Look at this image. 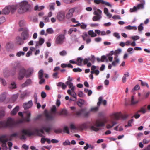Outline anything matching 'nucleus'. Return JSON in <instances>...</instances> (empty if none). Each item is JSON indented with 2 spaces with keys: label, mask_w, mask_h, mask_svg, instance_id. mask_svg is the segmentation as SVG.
I'll use <instances>...</instances> for the list:
<instances>
[{
  "label": "nucleus",
  "mask_w": 150,
  "mask_h": 150,
  "mask_svg": "<svg viewBox=\"0 0 150 150\" xmlns=\"http://www.w3.org/2000/svg\"><path fill=\"white\" fill-rule=\"evenodd\" d=\"M83 59L81 57H78L77 59L76 64L78 66L82 65Z\"/></svg>",
  "instance_id": "f704fd0d"
},
{
  "label": "nucleus",
  "mask_w": 150,
  "mask_h": 150,
  "mask_svg": "<svg viewBox=\"0 0 150 150\" xmlns=\"http://www.w3.org/2000/svg\"><path fill=\"white\" fill-rule=\"evenodd\" d=\"M125 28L127 30H137V27L136 26H131L130 25L125 26Z\"/></svg>",
  "instance_id": "ea45409f"
},
{
  "label": "nucleus",
  "mask_w": 150,
  "mask_h": 150,
  "mask_svg": "<svg viewBox=\"0 0 150 150\" xmlns=\"http://www.w3.org/2000/svg\"><path fill=\"white\" fill-rule=\"evenodd\" d=\"M91 60V59L90 57L86 58L83 60L84 64L85 65L87 64L89 61Z\"/></svg>",
  "instance_id": "13d9d810"
},
{
  "label": "nucleus",
  "mask_w": 150,
  "mask_h": 150,
  "mask_svg": "<svg viewBox=\"0 0 150 150\" xmlns=\"http://www.w3.org/2000/svg\"><path fill=\"white\" fill-rule=\"evenodd\" d=\"M70 142L69 140H66L65 142L63 143V146L69 145L70 144Z\"/></svg>",
  "instance_id": "338daca9"
},
{
  "label": "nucleus",
  "mask_w": 150,
  "mask_h": 150,
  "mask_svg": "<svg viewBox=\"0 0 150 150\" xmlns=\"http://www.w3.org/2000/svg\"><path fill=\"white\" fill-rule=\"evenodd\" d=\"M44 8V6H39L38 5H37L35 6L34 8V10L36 11H40L43 9Z\"/></svg>",
  "instance_id": "09e8293b"
},
{
  "label": "nucleus",
  "mask_w": 150,
  "mask_h": 150,
  "mask_svg": "<svg viewBox=\"0 0 150 150\" xmlns=\"http://www.w3.org/2000/svg\"><path fill=\"white\" fill-rule=\"evenodd\" d=\"M45 39L41 37L39 38V40L38 41H36L35 43L36 45H35V47H38V46H41L44 42Z\"/></svg>",
  "instance_id": "6ab92c4d"
},
{
  "label": "nucleus",
  "mask_w": 150,
  "mask_h": 150,
  "mask_svg": "<svg viewBox=\"0 0 150 150\" xmlns=\"http://www.w3.org/2000/svg\"><path fill=\"white\" fill-rule=\"evenodd\" d=\"M33 103L31 100H30L27 103H25L23 105V107L25 110L28 109L32 107Z\"/></svg>",
  "instance_id": "f3484780"
},
{
  "label": "nucleus",
  "mask_w": 150,
  "mask_h": 150,
  "mask_svg": "<svg viewBox=\"0 0 150 150\" xmlns=\"http://www.w3.org/2000/svg\"><path fill=\"white\" fill-rule=\"evenodd\" d=\"M13 68L14 69H16L17 68H20L21 67V63L18 61L14 62L13 64Z\"/></svg>",
  "instance_id": "393cba45"
},
{
  "label": "nucleus",
  "mask_w": 150,
  "mask_h": 150,
  "mask_svg": "<svg viewBox=\"0 0 150 150\" xmlns=\"http://www.w3.org/2000/svg\"><path fill=\"white\" fill-rule=\"evenodd\" d=\"M146 112V110L145 107H142L138 111V112H141L142 114H145Z\"/></svg>",
  "instance_id": "37998d69"
},
{
  "label": "nucleus",
  "mask_w": 150,
  "mask_h": 150,
  "mask_svg": "<svg viewBox=\"0 0 150 150\" xmlns=\"http://www.w3.org/2000/svg\"><path fill=\"white\" fill-rule=\"evenodd\" d=\"M16 123L14 120L11 118H8L7 121H0V125L2 127H14Z\"/></svg>",
  "instance_id": "39448f33"
},
{
  "label": "nucleus",
  "mask_w": 150,
  "mask_h": 150,
  "mask_svg": "<svg viewBox=\"0 0 150 150\" xmlns=\"http://www.w3.org/2000/svg\"><path fill=\"white\" fill-rule=\"evenodd\" d=\"M86 102L83 100L82 99H80L77 102V104L78 105L81 107L83 105L86 103Z\"/></svg>",
  "instance_id": "c9c22d12"
},
{
  "label": "nucleus",
  "mask_w": 150,
  "mask_h": 150,
  "mask_svg": "<svg viewBox=\"0 0 150 150\" xmlns=\"http://www.w3.org/2000/svg\"><path fill=\"white\" fill-rule=\"evenodd\" d=\"M34 134V132H31L29 129H23L17 133H13L11 135V137H18L22 140L26 139V136H30Z\"/></svg>",
  "instance_id": "f03ea898"
},
{
  "label": "nucleus",
  "mask_w": 150,
  "mask_h": 150,
  "mask_svg": "<svg viewBox=\"0 0 150 150\" xmlns=\"http://www.w3.org/2000/svg\"><path fill=\"white\" fill-rule=\"evenodd\" d=\"M43 71L42 69H40L38 72V78L40 80L39 83L42 84L45 81V79L43 78Z\"/></svg>",
  "instance_id": "2eb2a0df"
},
{
  "label": "nucleus",
  "mask_w": 150,
  "mask_h": 150,
  "mask_svg": "<svg viewBox=\"0 0 150 150\" xmlns=\"http://www.w3.org/2000/svg\"><path fill=\"white\" fill-rule=\"evenodd\" d=\"M26 69L23 67L20 68L18 71V78L19 80L23 79L25 76H26Z\"/></svg>",
  "instance_id": "ddd939ff"
},
{
  "label": "nucleus",
  "mask_w": 150,
  "mask_h": 150,
  "mask_svg": "<svg viewBox=\"0 0 150 150\" xmlns=\"http://www.w3.org/2000/svg\"><path fill=\"white\" fill-rule=\"evenodd\" d=\"M91 124L90 121H87L78 125L79 130H83L87 128L88 125Z\"/></svg>",
  "instance_id": "4468645a"
},
{
  "label": "nucleus",
  "mask_w": 150,
  "mask_h": 150,
  "mask_svg": "<svg viewBox=\"0 0 150 150\" xmlns=\"http://www.w3.org/2000/svg\"><path fill=\"white\" fill-rule=\"evenodd\" d=\"M32 83V81L31 79H27L25 83L21 85L22 88L25 87L27 86L30 85Z\"/></svg>",
  "instance_id": "cd10ccee"
},
{
  "label": "nucleus",
  "mask_w": 150,
  "mask_h": 150,
  "mask_svg": "<svg viewBox=\"0 0 150 150\" xmlns=\"http://www.w3.org/2000/svg\"><path fill=\"white\" fill-rule=\"evenodd\" d=\"M93 14L95 15L93 16L92 18L93 21H99L102 18V11L99 9H95L93 12Z\"/></svg>",
  "instance_id": "9d476101"
},
{
  "label": "nucleus",
  "mask_w": 150,
  "mask_h": 150,
  "mask_svg": "<svg viewBox=\"0 0 150 150\" xmlns=\"http://www.w3.org/2000/svg\"><path fill=\"white\" fill-rule=\"evenodd\" d=\"M62 129L61 128H58L54 129V131L56 133H62Z\"/></svg>",
  "instance_id": "69168bd1"
},
{
  "label": "nucleus",
  "mask_w": 150,
  "mask_h": 150,
  "mask_svg": "<svg viewBox=\"0 0 150 150\" xmlns=\"http://www.w3.org/2000/svg\"><path fill=\"white\" fill-rule=\"evenodd\" d=\"M55 5V3H50L49 5L50 7V10H54V6Z\"/></svg>",
  "instance_id": "bf43d9fd"
},
{
  "label": "nucleus",
  "mask_w": 150,
  "mask_h": 150,
  "mask_svg": "<svg viewBox=\"0 0 150 150\" xmlns=\"http://www.w3.org/2000/svg\"><path fill=\"white\" fill-rule=\"evenodd\" d=\"M5 108H4L2 107L0 108V118H3L5 116Z\"/></svg>",
  "instance_id": "c85d7f7f"
},
{
  "label": "nucleus",
  "mask_w": 150,
  "mask_h": 150,
  "mask_svg": "<svg viewBox=\"0 0 150 150\" xmlns=\"http://www.w3.org/2000/svg\"><path fill=\"white\" fill-rule=\"evenodd\" d=\"M143 2L144 3L139 4L137 5L136 7L137 8V10L139 9H143L144 5L145 4V1L144 0H143Z\"/></svg>",
  "instance_id": "a18cd8bd"
},
{
  "label": "nucleus",
  "mask_w": 150,
  "mask_h": 150,
  "mask_svg": "<svg viewBox=\"0 0 150 150\" xmlns=\"http://www.w3.org/2000/svg\"><path fill=\"white\" fill-rule=\"evenodd\" d=\"M67 92L69 95H71L75 100L76 99V94L74 90H71L69 89L67 91Z\"/></svg>",
  "instance_id": "b1692460"
},
{
  "label": "nucleus",
  "mask_w": 150,
  "mask_h": 150,
  "mask_svg": "<svg viewBox=\"0 0 150 150\" xmlns=\"http://www.w3.org/2000/svg\"><path fill=\"white\" fill-rule=\"evenodd\" d=\"M7 141L1 142L2 143V149L3 150H7L8 149L6 146V142Z\"/></svg>",
  "instance_id": "de8ad7c7"
},
{
  "label": "nucleus",
  "mask_w": 150,
  "mask_h": 150,
  "mask_svg": "<svg viewBox=\"0 0 150 150\" xmlns=\"http://www.w3.org/2000/svg\"><path fill=\"white\" fill-rule=\"evenodd\" d=\"M90 110L87 111L86 108H83L76 111V115L77 116L83 115L85 117H88L90 115Z\"/></svg>",
  "instance_id": "9b49d317"
},
{
  "label": "nucleus",
  "mask_w": 150,
  "mask_h": 150,
  "mask_svg": "<svg viewBox=\"0 0 150 150\" xmlns=\"http://www.w3.org/2000/svg\"><path fill=\"white\" fill-rule=\"evenodd\" d=\"M46 31L48 33L50 34H53L54 32V30L52 28L47 29Z\"/></svg>",
  "instance_id": "6e6d98bb"
},
{
  "label": "nucleus",
  "mask_w": 150,
  "mask_h": 150,
  "mask_svg": "<svg viewBox=\"0 0 150 150\" xmlns=\"http://www.w3.org/2000/svg\"><path fill=\"white\" fill-rule=\"evenodd\" d=\"M6 98L5 94H2L0 96V100L3 101L5 100Z\"/></svg>",
  "instance_id": "774afa93"
},
{
  "label": "nucleus",
  "mask_w": 150,
  "mask_h": 150,
  "mask_svg": "<svg viewBox=\"0 0 150 150\" xmlns=\"http://www.w3.org/2000/svg\"><path fill=\"white\" fill-rule=\"evenodd\" d=\"M105 123L99 120H97L95 124L91 125L90 129L91 130L97 132L100 129L99 127H103Z\"/></svg>",
  "instance_id": "1a4fd4ad"
},
{
  "label": "nucleus",
  "mask_w": 150,
  "mask_h": 150,
  "mask_svg": "<svg viewBox=\"0 0 150 150\" xmlns=\"http://www.w3.org/2000/svg\"><path fill=\"white\" fill-rule=\"evenodd\" d=\"M30 93V92L27 90H25L23 93L21 94L22 97L29 96Z\"/></svg>",
  "instance_id": "58836bf2"
},
{
  "label": "nucleus",
  "mask_w": 150,
  "mask_h": 150,
  "mask_svg": "<svg viewBox=\"0 0 150 150\" xmlns=\"http://www.w3.org/2000/svg\"><path fill=\"white\" fill-rule=\"evenodd\" d=\"M25 52H22V51H19L16 54V55L17 57H20L21 56H23L25 54Z\"/></svg>",
  "instance_id": "5fc2aeb1"
},
{
  "label": "nucleus",
  "mask_w": 150,
  "mask_h": 150,
  "mask_svg": "<svg viewBox=\"0 0 150 150\" xmlns=\"http://www.w3.org/2000/svg\"><path fill=\"white\" fill-rule=\"evenodd\" d=\"M0 80L1 83L3 86H5L6 85V82L4 79L1 78H0Z\"/></svg>",
  "instance_id": "680f3d73"
},
{
  "label": "nucleus",
  "mask_w": 150,
  "mask_h": 150,
  "mask_svg": "<svg viewBox=\"0 0 150 150\" xmlns=\"http://www.w3.org/2000/svg\"><path fill=\"white\" fill-rule=\"evenodd\" d=\"M102 99L103 98L102 97H100L99 98L98 102L97 103V107H98V108H99V107L102 102Z\"/></svg>",
  "instance_id": "052dcab7"
},
{
  "label": "nucleus",
  "mask_w": 150,
  "mask_h": 150,
  "mask_svg": "<svg viewBox=\"0 0 150 150\" xmlns=\"http://www.w3.org/2000/svg\"><path fill=\"white\" fill-rule=\"evenodd\" d=\"M139 102V100L135 101L133 96H132L131 99V104L132 105L136 104L138 103Z\"/></svg>",
  "instance_id": "79ce46f5"
},
{
  "label": "nucleus",
  "mask_w": 150,
  "mask_h": 150,
  "mask_svg": "<svg viewBox=\"0 0 150 150\" xmlns=\"http://www.w3.org/2000/svg\"><path fill=\"white\" fill-rule=\"evenodd\" d=\"M57 16L58 19L59 21H63L65 18V13L64 12H60L58 13Z\"/></svg>",
  "instance_id": "412c9836"
},
{
  "label": "nucleus",
  "mask_w": 150,
  "mask_h": 150,
  "mask_svg": "<svg viewBox=\"0 0 150 150\" xmlns=\"http://www.w3.org/2000/svg\"><path fill=\"white\" fill-rule=\"evenodd\" d=\"M76 9V7H74L70 9L69 11L68 12L66 16V18L67 19H69L72 17L73 13L75 11Z\"/></svg>",
  "instance_id": "dca6fc26"
},
{
  "label": "nucleus",
  "mask_w": 150,
  "mask_h": 150,
  "mask_svg": "<svg viewBox=\"0 0 150 150\" xmlns=\"http://www.w3.org/2000/svg\"><path fill=\"white\" fill-rule=\"evenodd\" d=\"M40 127H41L40 129H35L34 131L32 132H34V134L32 135L35 134L37 136L41 137H44L43 135L44 134V131L47 132H49L51 129V128L50 126H47L43 125H41ZM31 132H32L29 129Z\"/></svg>",
  "instance_id": "7ed1b4c3"
},
{
  "label": "nucleus",
  "mask_w": 150,
  "mask_h": 150,
  "mask_svg": "<svg viewBox=\"0 0 150 150\" xmlns=\"http://www.w3.org/2000/svg\"><path fill=\"white\" fill-rule=\"evenodd\" d=\"M115 57H114L118 58V55L121 52L122 50L121 49L119 48L114 51Z\"/></svg>",
  "instance_id": "72a5a7b5"
},
{
  "label": "nucleus",
  "mask_w": 150,
  "mask_h": 150,
  "mask_svg": "<svg viewBox=\"0 0 150 150\" xmlns=\"http://www.w3.org/2000/svg\"><path fill=\"white\" fill-rule=\"evenodd\" d=\"M129 76V72H125L123 75L122 79V81L123 83H125L126 81L127 77H128Z\"/></svg>",
  "instance_id": "c756f323"
},
{
  "label": "nucleus",
  "mask_w": 150,
  "mask_h": 150,
  "mask_svg": "<svg viewBox=\"0 0 150 150\" xmlns=\"http://www.w3.org/2000/svg\"><path fill=\"white\" fill-rule=\"evenodd\" d=\"M19 107L18 106H16L11 112L10 114L11 115H15L18 111Z\"/></svg>",
  "instance_id": "a878e982"
},
{
  "label": "nucleus",
  "mask_w": 150,
  "mask_h": 150,
  "mask_svg": "<svg viewBox=\"0 0 150 150\" xmlns=\"http://www.w3.org/2000/svg\"><path fill=\"white\" fill-rule=\"evenodd\" d=\"M140 88L139 86L138 85H136L134 88L132 90V92H134V91L135 90H137L139 89Z\"/></svg>",
  "instance_id": "0e129e2a"
},
{
  "label": "nucleus",
  "mask_w": 150,
  "mask_h": 150,
  "mask_svg": "<svg viewBox=\"0 0 150 150\" xmlns=\"http://www.w3.org/2000/svg\"><path fill=\"white\" fill-rule=\"evenodd\" d=\"M7 137V135L6 134L0 136V141L1 142H3L5 141H8V139H4V138H6Z\"/></svg>",
  "instance_id": "a19ab883"
},
{
  "label": "nucleus",
  "mask_w": 150,
  "mask_h": 150,
  "mask_svg": "<svg viewBox=\"0 0 150 150\" xmlns=\"http://www.w3.org/2000/svg\"><path fill=\"white\" fill-rule=\"evenodd\" d=\"M77 31V29L76 28H72L70 29L68 32V34H71L73 32H76Z\"/></svg>",
  "instance_id": "3c124183"
},
{
  "label": "nucleus",
  "mask_w": 150,
  "mask_h": 150,
  "mask_svg": "<svg viewBox=\"0 0 150 150\" xmlns=\"http://www.w3.org/2000/svg\"><path fill=\"white\" fill-rule=\"evenodd\" d=\"M101 62H104L106 61V62H108V60L107 57V56L103 55L101 56Z\"/></svg>",
  "instance_id": "864d4df0"
},
{
  "label": "nucleus",
  "mask_w": 150,
  "mask_h": 150,
  "mask_svg": "<svg viewBox=\"0 0 150 150\" xmlns=\"http://www.w3.org/2000/svg\"><path fill=\"white\" fill-rule=\"evenodd\" d=\"M66 84L68 86L69 88H71V90H75V87L73 86V83L70 81H67L66 83Z\"/></svg>",
  "instance_id": "bb28decb"
},
{
  "label": "nucleus",
  "mask_w": 150,
  "mask_h": 150,
  "mask_svg": "<svg viewBox=\"0 0 150 150\" xmlns=\"http://www.w3.org/2000/svg\"><path fill=\"white\" fill-rule=\"evenodd\" d=\"M57 86L59 87H61L63 89H65L67 87V86L62 82H59L57 84Z\"/></svg>",
  "instance_id": "4c0bfd02"
},
{
  "label": "nucleus",
  "mask_w": 150,
  "mask_h": 150,
  "mask_svg": "<svg viewBox=\"0 0 150 150\" xmlns=\"http://www.w3.org/2000/svg\"><path fill=\"white\" fill-rule=\"evenodd\" d=\"M8 88L11 90L16 88L17 85L16 82L14 81H11L10 84L9 85Z\"/></svg>",
  "instance_id": "5701e85b"
},
{
  "label": "nucleus",
  "mask_w": 150,
  "mask_h": 150,
  "mask_svg": "<svg viewBox=\"0 0 150 150\" xmlns=\"http://www.w3.org/2000/svg\"><path fill=\"white\" fill-rule=\"evenodd\" d=\"M16 43L19 45H21L24 43V40L20 37H18L16 38Z\"/></svg>",
  "instance_id": "2f4dec72"
},
{
  "label": "nucleus",
  "mask_w": 150,
  "mask_h": 150,
  "mask_svg": "<svg viewBox=\"0 0 150 150\" xmlns=\"http://www.w3.org/2000/svg\"><path fill=\"white\" fill-rule=\"evenodd\" d=\"M21 36L24 40L28 39L29 37L28 30L27 29L23 31L21 34Z\"/></svg>",
  "instance_id": "aec40b11"
},
{
  "label": "nucleus",
  "mask_w": 150,
  "mask_h": 150,
  "mask_svg": "<svg viewBox=\"0 0 150 150\" xmlns=\"http://www.w3.org/2000/svg\"><path fill=\"white\" fill-rule=\"evenodd\" d=\"M65 37V35L60 34L57 35L55 38V44L57 45L62 44L64 42Z\"/></svg>",
  "instance_id": "f8f14e48"
},
{
  "label": "nucleus",
  "mask_w": 150,
  "mask_h": 150,
  "mask_svg": "<svg viewBox=\"0 0 150 150\" xmlns=\"http://www.w3.org/2000/svg\"><path fill=\"white\" fill-rule=\"evenodd\" d=\"M25 24V22L23 20H20L19 22V25L20 27H22L24 26Z\"/></svg>",
  "instance_id": "8fccbe9b"
},
{
  "label": "nucleus",
  "mask_w": 150,
  "mask_h": 150,
  "mask_svg": "<svg viewBox=\"0 0 150 150\" xmlns=\"http://www.w3.org/2000/svg\"><path fill=\"white\" fill-rule=\"evenodd\" d=\"M70 127L72 130H79L78 125L77 126H76L75 124L73 123L70 124Z\"/></svg>",
  "instance_id": "e433bc0d"
},
{
  "label": "nucleus",
  "mask_w": 150,
  "mask_h": 150,
  "mask_svg": "<svg viewBox=\"0 0 150 150\" xmlns=\"http://www.w3.org/2000/svg\"><path fill=\"white\" fill-rule=\"evenodd\" d=\"M104 13L105 14L106 16L109 18H111L112 16V14L108 12V10L106 8H104Z\"/></svg>",
  "instance_id": "473e14b6"
},
{
  "label": "nucleus",
  "mask_w": 150,
  "mask_h": 150,
  "mask_svg": "<svg viewBox=\"0 0 150 150\" xmlns=\"http://www.w3.org/2000/svg\"><path fill=\"white\" fill-rule=\"evenodd\" d=\"M113 35L117 39H119L120 38V36L119 33L117 32H115L113 33Z\"/></svg>",
  "instance_id": "e2e57ef3"
},
{
  "label": "nucleus",
  "mask_w": 150,
  "mask_h": 150,
  "mask_svg": "<svg viewBox=\"0 0 150 150\" xmlns=\"http://www.w3.org/2000/svg\"><path fill=\"white\" fill-rule=\"evenodd\" d=\"M17 9L16 5H11L6 6L2 11V12L5 14H8L10 12L13 13Z\"/></svg>",
  "instance_id": "6e6552de"
},
{
  "label": "nucleus",
  "mask_w": 150,
  "mask_h": 150,
  "mask_svg": "<svg viewBox=\"0 0 150 150\" xmlns=\"http://www.w3.org/2000/svg\"><path fill=\"white\" fill-rule=\"evenodd\" d=\"M114 60L112 62V64L113 66L115 67L120 62V59L119 58L114 57Z\"/></svg>",
  "instance_id": "7c9ffc66"
},
{
  "label": "nucleus",
  "mask_w": 150,
  "mask_h": 150,
  "mask_svg": "<svg viewBox=\"0 0 150 150\" xmlns=\"http://www.w3.org/2000/svg\"><path fill=\"white\" fill-rule=\"evenodd\" d=\"M128 117V115H121L120 112H114L110 114L108 120V123L106 126L107 128L109 129L113 127L117 124L116 121L118 120L120 118L123 119H125Z\"/></svg>",
  "instance_id": "f257e3e1"
},
{
  "label": "nucleus",
  "mask_w": 150,
  "mask_h": 150,
  "mask_svg": "<svg viewBox=\"0 0 150 150\" xmlns=\"http://www.w3.org/2000/svg\"><path fill=\"white\" fill-rule=\"evenodd\" d=\"M63 131L65 133H66L67 134H69V129L68 127L67 126H65L64 127Z\"/></svg>",
  "instance_id": "4d7b16f0"
},
{
  "label": "nucleus",
  "mask_w": 150,
  "mask_h": 150,
  "mask_svg": "<svg viewBox=\"0 0 150 150\" xmlns=\"http://www.w3.org/2000/svg\"><path fill=\"white\" fill-rule=\"evenodd\" d=\"M31 6L26 1H22L20 4V8L18 12L20 13H24L30 11L31 10Z\"/></svg>",
  "instance_id": "20e7f679"
},
{
  "label": "nucleus",
  "mask_w": 150,
  "mask_h": 150,
  "mask_svg": "<svg viewBox=\"0 0 150 150\" xmlns=\"http://www.w3.org/2000/svg\"><path fill=\"white\" fill-rule=\"evenodd\" d=\"M82 37L83 40L86 42V43L87 44H88L91 42V38L90 36L86 33L83 36H82Z\"/></svg>",
  "instance_id": "a211bd4d"
},
{
  "label": "nucleus",
  "mask_w": 150,
  "mask_h": 150,
  "mask_svg": "<svg viewBox=\"0 0 150 150\" xmlns=\"http://www.w3.org/2000/svg\"><path fill=\"white\" fill-rule=\"evenodd\" d=\"M80 26L81 29H85L87 26V25L83 22H82L80 23V25H79Z\"/></svg>",
  "instance_id": "603ef678"
},
{
  "label": "nucleus",
  "mask_w": 150,
  "mask_h": 150,
  "mask_svg": "<svg viewBox=\"0 0 150 150\" xmlns=\"http://www.w3.org/2000/svg\"><path fill=\"white\" fill-rule=\"evenodd\" d=\"M56 108L55 105H53L51 108V112L49 113L45 112V116L48 120H52L55 116L56 113Z\"/></svg>",
  "instance_id": "423d86ee"
},
{
  "label": "nucleus",
  "mask_w": 150,
  "mask_h": 150,
  "mask_svg": "<svg viewBox=\"0 0 150 150\" xmlns=\"http://www.w3.org/2000/svg\"><path fill=\"white\" fill-rule=\"evenodd\" d=\"M88 35L91 37H95L97 36V34L93 30H89L88 32Z\"/></svg>",
  "instance_id": "49530a36"
},
{
  "label": "nucleus",
  "mask_w": 150,
  "mask_h": 150,
  "mask_svg": "<svg viewBox=\"0 0 150 150\" xmlns=\"http://www.w3.org/2000/svg\"><path fill=\"white\" fill-rule=\"evenodd\" d=\"M99 109L98 107H93L90 109V111L93 112H96Z\"/></svg>",
  "instance_id": "c03bdc74"
},
{
  "label": "nucleus",
  "mask_w": 150,
  "mask_h": 150,
  "mask_svg": "<svg viewBox=\"0 0 150 150\" xmlns=\"http://www.w3.org/2000/svg\"><path fill=\"white\" fill-rule=\"evenodd\" d=\"M33 72V68H30L26 70V77L28 78L31 76Z\"/></svg>",
  "instance_id": "4be33fe9"
},
{
  "label": "nucleus",
  "mask_w": 150,
  "mask_h": 150,
  "mask_svg": "<svg viewBox=\"0 0 150 150\" xmlns=\"http://www.w3.org/2000/svg\"><path fill=\"white\" fill-rule=\"evenodd\" d=\"M25 114V117L24 118L22 112H18V114L19 116H21L22 118V119H19L17 120V122L18 123H20L23 122L24 120L27 122H29L30 121V117L31 115V113L29 111H27L24 112Z\"/></svg>",
  "instance_id": "0eeeda50"
}]
</instances>
